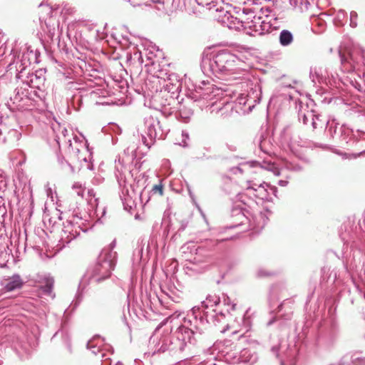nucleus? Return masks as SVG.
<instances>
[{"label": "nucleus", "instance_id": "6", "mask_svg": "<svg viewBox=\"0 0 365 365\" xmlns=\"http://www.w3.org/2000/svg\"><path fill=\"white\" fill-rule=\"evenodd\" d=\"M262 19L261 16H255L251 21L245 22V28L250 29L247 34L251 36L259 35L258 30L262 29Z\"/></svg>", "mask_w": 365, "mask_h": 365}, {"label": "nucleus", "instance_id": "24", "mask_svg": "<svg viewBox=\"0 0 365 365\" xmlns=\"http://www.w3.org/2000/svg\"><path fill=\"white\" fill-rule=\"evenodd\" d=\"M117 365H123V364H122V363H120V362H118V363L117 364Z\"/></svg>", "mask_w": 365, "mask_h": 365}, {"label": "nucleus", "instance_id": "15", "mask_svg": "<svg viewBox=\"0 0 365 365\" xmlns=\"http://www.w3.org/2000/svg\"><path fill=\"white\" fill-rule=\"evenodd\" d=\"M73 189H76V193L79 196H83L84 190L81 186L73 185Z\"/></svg>", "mask_w": 365, "mask_h": 365}, {"label": "nucleus", "instance_id": "16", "mask_svg": "<svg viewBox=\"0 0 365 365\" xmlns=\"http://www.w3.org/2000/svg\"><path fill=\"white\" fill-rule=\"evenodd\" d=\"M153 190L158 191L160 195H163V187L160 185H155Z\"/></svg>", "mask_w": 365, "mask_h": 365}, {"label": "nucleus", "instance_id": "3", "mask_svg": "<svg viewBox=\"0 0 365 365\" xmlns=\"http://www.w3.org/2000/svg\"><path fill=\"white\" fill-rule=\"evenodd\" d=\"M79 220V218L73 216L72 219L68 220L63 223L61 237L63 242L68 244L80 235L82 229L78 223Z\"/></svg>", "mask_w": 365, "mask_h": 365}, {"label": "nucleus", "instance_id": "1", "mask_svg": "<svg viewBox=\"0 0 365 365\" xmlns=\"http://www.w3.org/2000/svg\"><path fill=\"white\" fill-rule=\"evenodd\" d=\"M239 58L234 54L222 51L211 56L202 58L201 67L205 73L214 74L217 78H224L226 76L237 73Z\"/></svg>", "mask_w": 365, "mask_h": 365}, {"label": "nucleus", "instance_id": "11", "mask_svg": "<svg viewBox=\"0 0 365 365\" xmlns=\"http://www.w3.org/2000/svg\"><path fill=\"white\" fill-rule=\"evenodd\" d=\"M53 282H54V281H53V278H51V277L45 278V280L43 282L44 284L41 286V289L45 294H48V295H50L51 294L53 286Z\"/></svg>", "mask_w": 365, "mask_h": 365}, {"label": "nucleus", "instance_id": "4", "mask_svg": "<svg viewBox=\"0 0 365 365\" xmlns=\"http://www.w3.org/2000/svg\"><path fill=\"white\" fill-rule=\"evenodd\" d=\"M212 11L216 12L215 16L217 20L228 28H238V25L242 23L237 17L233 16L231 13L225 8L219 7L215 5V7H214Z\"/></svg>", "mask_w": 365, "mask_h": 365}, {"label": "nucleus", "instance_id": "2", "mask_svg": "<svg viewBox=\"0 0 365 365\" xmlns=\"http://www.w3.org/2000/svg\"><path fill=\"white\" fill-rule=\"evenodd\" d=\"M115 252L103 250L91 270V277L96 282L108 278L115 266Z\"/></svg>", "mask_w": 365, "mask_h": 365}, {"label": "nucleus", "instance_id": "5", "mask_svg": "<svg viewBox=\"0 0 365 365\" xmlns=\"http://www.w3.org/2000/svg\"><path fill=\"white\" fill-rule=\"evenodd\" d=\"M1 284L7 292H11L20 289L23 285V281L19 275H14L11 277L4 279Z\"/></svg>", "mask_w": 365, "mask_h": 365}, {"label": "nucleus", "instance_id": "21", "mask_svg": "<svg viewBox=\"0 0 365 365\" xmlns=\"http://www.w3.org/2000/svg\"><path fill=\"white\" fill-rule=\"evenodd\" d=\"M87 346L88 349L91 348L93 346V342L92 341H89L87 344Z\"/></svg>", "mask_w": 365, "mask_h": 365}, {"label": "nucleus", "instance_id": "18", "mask_svg": "<svg viewBox=\"0 0 365 365\" xmlns=\"http://www.w3.org/2000/svg\"><path fill=\"white\" fill-rule=\"evenodd\" d=\"M357 14L355 11H351L350 14L351 20H353L354 18L356 17Z\"/></svg>", "mask_w": 365, "mask_h": 365}, {"label": "nucleus", "instance_id": "20", "mask_svg": "<svg viewBox=\"0 0 365 365\" xmlns=\"http://www.w3.org/2000/svg\"><path fill=\"white\" fill-rule=\"evenodd\" d=\"M143 143L148 148L150 147V145H149L148 143H146V138L145 137H143Z\"/></svg>", "mask_w": 365, "mask_h": 365}, {"label": "nucleus", "instance_id": "8", "mask_svg": "<svg viewBox=\"0 0 365 365\" xmlns=\"http://www.w3.org/2000/svg\"><path fill=\"white\" fill-rule=\"evenodd\" d=\"M220 297L215 294H209L206 299L202 302V307L205 309L217 306L220 303Z\"/></svg>", "mask_w": 365, "mask_h": 365}, {"label": "nucleus", "instance_id": "7", "mask_svg": "<svg viewBox=\"0 0 365 365\" xmlns=\"http://www.w3.org/2000/svg\"><path fill=\"white\" fill-rule=\"evenodd\" d=\"M294 37L292 34L288 30H282L279 36V43L282 46H288L293 42Z\"/></svg>", "mask_w": 365, "mask_h": 365}, {"label": "nucleus", "instance_id": "19", "mask_svg": "<svg viewBox=\"0 0 365 365\" xmlns=\"http://www.w3.org/2000/svg\"><path fill=\"white\" fill-rule=\"evenodd\" d=\"M249 185L248 186H254L255 187H258L259 184L254 183L252 182H248Z\"/></svg>", "mask_w": 365, "mask_h": 365}, {"label": "nucleus", "instance_id": "23", "mask_svg": "<svg viewBox=\"0 0 365 365\" xmlns=\"http://www.w3.org/2000/svg\"><path fill=\"white\" fill-rule=\"evenodd\" d=\"M272 351H274V352H276V351H277V349H275V347H273V348L272 349Z\"/></svg>", "mask_w": 365, "mask_h": 365}, {"label": "nucleus", "instance_id": "9", "mask_svg": "<svg viewBox=\"0 0 365 365\" xmlns=\"http://www.w3.org/2000/svg\"><path fill=\"white\" fill-rule=\"evenodd\" d=\"M266 187H268V184L263 182L259 184L258 187H255L254 186H247V189L253 190L257 192V194H255L257 197L263 199L267 197Z\"/></svg>", "mask_w": 365, "mask_h": 365}, {"label": "nucleus", "instance_id": "10", "mask_svg": "<svg viewBox=\"0 0 365 365\" xmlns=\"http://www.w3.org/2000/svg\"><path fill=\"white\" fill-rule=\"evenodd\" d=\"M268 16L262 19V29L258 30L259 35H263L264 34L270 33L272 31V26L269 21H267Z\"/></svg>", "mask_w": 365, "mask_h": 365}, {"label": "nucleus", "instance_id": "14", "mask_svg": "<svg viewBox=\"0 0 365 365\" xmlns=\"http://www.w3.org/2000/svg\"><path fill=\"white\" fill-rule=\"evenodd\" d=\"M352 362L354 365H365V358H359L354 356L352 357Z\"/></svg>", "mask_w": 365, "mask_h": 365}, {"label": "nucleus", "instance_id": "12", "mask_svg": "<svg viewBox=\"0 0 365 365\" xmlns=\"http://www.w3.org/2000/svg\"><path fill=\"white\" fill-rule=\"evenodd\" d=\"M295 351H293L285 359H282L281 365H295Z\"/></svg>", "mask_w": 365, "mask_h": 365}, {"label": "nucleus", "instance_id": "22", "mask_svg": "<svg viewBox=\"0 0 365 365\" xmlns=\"http://www.w3.org/2000/svg\"><path fill=\"white\" fill-rule=\"evenodd\" d=\"M351 26L355 27L356 26V24L354 22L353 20H351Z\"/></svg>", "mask_w": 365, "mask_h": 365}, {"label": "nucleus", "instance_id": "17", "mask_svg": "<svg viewBox=\"0 0 365 365\" xmlns=\"http://www.w3.org/2000/svg\"><path fill=\"white\" fill-rule=\"evenodd\" d=\"M288 182L286 180H280L279 182V185L281 186H286L287 185Z\"/></svg>", "mask_w": 365, "mask_h": 365}, {"label": "nucleus", "instance_id": "13", "mask_svg": "<svg viewBox=\"0 0 365 365\" xmlns=\"http://www.w3.org/2000/svg\"><path fill=\"white\" fill-rule=\"evenodd\" d=\"M197 3L202 6L207 7L209 10H212L215 7L213 0H196Z\"/></svg>", "mask_w": 365, "mask_h": 365}]
</instances>
